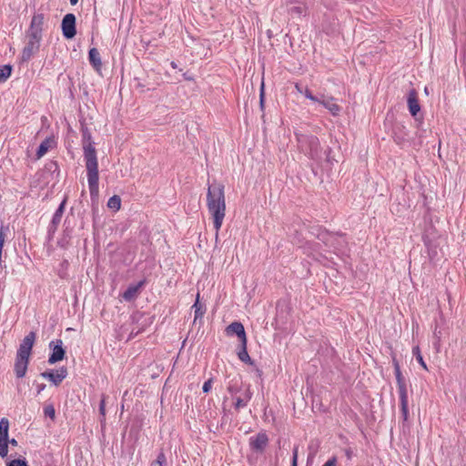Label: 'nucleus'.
Instances as JSON below:
<instances>
[{
  "instance_id": "obj_13",
  "label": "nucleus",
  "mask_w": 466,
  "mask_h": 466,
  "mask_svg": "<svg viewBox=\"0 0 466 466\" xmlns=\"http://www.w3.org/2000/svg\"><path fill=\"white\" fill-rule=\"evenodd\" d=\"M64 357H65V350L62 349V347L56 346L54 348L52 355L50 356V358L48 360V362L50 364H54L57 361L62 360L64 359Z\"/></svg>"
},
{
  "instance_id": "obj_11",
  "label": "nucleus",
  "mask_w": 466,
  "mask_h": 466,
  "mask_svg": "<svg viewBox=\"0 0 466 466\" xmlns=\"http://www.w3.org/2000/svg\"><path fill=\"white\" fill-rule=\"evenodd\" d=\"M268 439L266 434L260 433L257 435V437L252 441V447L257 451H263L265 447L267 446Z\"/></svg>"
},
{
  "instance_id": "obj_4",
  "label": "nucleus",
  "mask_w": 466,
  "mask_h": 466,
  "mask_svg": "<svg viewBox=\"0 0 466 466\" xmlns=\"http://www.w3.org/2000/svg\"><path fill=\"white\" fill-rule=\"evenodd\" d=\"M41 40L42 34H38L37 32H30L27 44L23 51L24 56L29 58L33 54H35L39 48Z\"/></svg>"
},
{
  "instance_id": "obj_9",
  "label": "nucleus",
  "mask_w": 466,
  "mask_h": 466,
  "mask_svg": "<svg viewBox=\"0 0 466 466\" xmlns=\"http://www.w3.org/2000/svg\"><path fill=\"white\" fill-rule=\"evenodd\" d=\"M319 102L335 116L338 115L340 111L339 106L333 97H323Z\"/></svg>"
},
{
  "instance_id": "obj_19",
  "label": "nucleus",
  "mask_w": 466,
  "mask_h": 466,
  "mask_svg": "<svg viewBox=\"0 0 466 466\" xmlns=\"http://www.w3.org/2000/svg\"><path fill=\"white\" fill-rule=\"evenodd\" d=\"M238 358L243 362L251 363L250 357L247 351V344H241V350L238 352Z\"/></svg>"
},
{
  "instance_id": "obj_8",
  "label": "nucleus",
  "mask_w": 466,
  "mask_h": 466,
  "mask_svg": "<svg viewBox=\"0 0 466 466\" xmlns=\"http://www.w3.org/2000/svg\"><path fill=\"white\" fill-rule=\"evenodd\" d=\"M408 106L412 116H416L420 110L419 96L416 91H411L408 96Z\"/></svg>"
},
{
  "instance_id": "obj_27",
  "label": "nucleus",
  "mask_w": 466,
  "mask_h": 466,
  "mask_svg": "<svg viewBox=\"0 0 466 466\" xmlns=\"http://www.w3.org/2000/svg\"><path fill=\"white\" fill-rule=\"evenodd\" d=\"M78 2V0H70L71 5H76Z\"/></svg>"
},
{
  "instance_id": "obj_23",
  "label": "nucleus",
  "mask_w": 466,
  "mask_h": 466,
  "mask_svg": "<svg viewBox=\"0 0 466 466\" xmlns=\"http://www.w3.org/2000/svg\"><path fill=\"white\" fill-rule=\"evenodd\" d=\"M305 95L306 96L310 99V100H313V101H318L315 96H312V94L310 92H309L308 90H306L305 92Z\"/></svg>"
},
{
  "instance_id": "obj_20",
  "label": "nucleus",
  "mask_w": 466,
  "mask_h": 466,
  "mask_svg": "<svg viewBox=\"0 0 466 466\" xmlns=\"http://www.w3.org/2000/svg\"><path fill=\"white\" fill-rule=\"evenodd\" d=\"M11 66H3L0 67V81L5 80L11 75Z\"/></svg>"
},
{
  "instance_id": "obj_7",
  "label": "nucleus",
  "mask_w": 466,
  "mask_h": 466,
  "mask_svg": "<svg viewBox=\"0 0 466 466\" xmlns=\"http://www.w3.org/2000/svg\"><path fill=\"white\" fill-rule=\"evenodd\" d=\"M227 333L228 334H236L240 341L241 344H247V337L244 329V326L239 322H233L227 328Z\"/></svg>"
},
{
  "instance_id": "obj_14",
  "label": "nucleus",
  "mask_w": 466,
  "mask_h": 466,
  "mask_svg": "<svg viewBox=\"0 0 466 466\" xmlns=\"http://www.w3.org/2000/svg\"><path fill=\"white\" fill-rule=\"evenodd\" d=\"M31 348H32V342H30L29 340L25 341V343L21 346V349L19 351V360L28 361Z\"/></svg>"
},
{
  "instance_id": "obj_21",
  "label": "nucleus",
  "mask_w": 466,
  "mask_h": 466,
  "mask_svg": "<svg viewBox=\"0 0 466 466\" xmlns=\"http://www.w3.org/2000/svg\"><path fill=\"white\" fill-rule=\"evenodd\" d=\"M7 466H28L27 461L25 459L17 458L11 460Z\"/></svg>"
},
{
  "instance_id": "obj_18",
  "label": "nucleus",
  "mask_w": 466,
  "mask_h": 466,
  "mask_svg": "<svg viewBox=\"0 0 466 466\" xmlns=\"http://www.w3.org/2000/svg\"><path fill=\"white\" fill-rule=\"evenodd\" d=\"M193 309H195V321L198 319V318H202L203 315H204V309H203V307L202 305L199 303V296L198 295L197 297V300L195 302V304L193 305Z\"/></svg>"
},
{
  "instance_id": "obj_12",
  "label": "nucleus",
  "mask_w": 466,
  "mask_h": 466,
  "mask_svg": "<svg viewBox=\"0 0 466 466\" xmlns=\"http://www.w3.org/2000/svg\"><path fill=\"white\" fill-rule=\"evenodd\" d=\"M89 61L96 70H99L102 65L100 55L97 49L92 48L89 51Z\"/></svg>"
},
{
  "instance_id": "obj_15",
  "label": "nucleus",
  "mask_w": 466,
  "mask_h": 466,
  "mask_svg": "<svg viewBox=\"0 0 466 466\" xmlns=\"http://www.w3.org/2000/svg\"><path fill=\"white\" fill-rule=\"evenodd\" d=\"M107 207L109 209H112L114 211H117L121 208V199L117 196H113L109 198L107 202Z\"/></svg>"
},
{
  "instance_id": "obj_24",
  "label": "nucleus",
  "mask_w": 466,
  "mask_h": 466,
  "mask_svg": "<svg viewBox=\"0 0 466 466\" xmlns=\"http://www.w3.org/2000/svg\"><path fill=\"white\" fill-rule=\"evenodd\" d=\"M336 465V461L335 460H329L328 461L324 466H335Z\"/></svg>"
},
{
  "instance_id": "obj_2",
  "label": "nucleus",
  "mask_w": 466,
  "mask_h": 466,
  "mask_svg": "<svg viewBox=\"0 0 466 466\" xmlns=\"http://www.w3.org/2000/svg\"><path fill=\"white\" fill-rule=\"evenodd\" d=\"M88 183L92 193L97 192L98 170L95 149L88 147L86 152Z\"/></svg>"
},
{
  "instance_id": "obj_26",
  "label": "nucleus",
  "mask_w": 466,
  "mask_h": 466,
  "mask_svg": "<svg viewBox=\"0 0 466 466\" xmlns=\"http://www.w3.org/2000/svg\"><path fill=\"white\" fill-rule=\"evenodd\" d=\"M419 361L420 363L421 364V366L424 368V369H427V366L426 364L424 363L423 360L421 357L419 358Z\"/></svg>"
},
{
  "instance_id": "obj_3",
  "label": "nucleus",
  "mask_w": 466,
  "mask_h": 466,
  "mask_svg": "<svg viewBox=\"0 0 466 466\" xmlns=\"http://www.w3.org/2000/svg\"><path fill=\"white\" fill-rule=\"evenodd\" d=\"M8 430L9 422L6 419L0 421V457L5 458L8 454Z\"/></svg>"
},
{
  "instance_id": "obj_6",
  "label": "nucleus",
  "mask_w": 466,
  "mask_h": 466,
  "mask_svg": "<svg viewBox=\"0 0 466 466\" xmlns=\"http://www.w3.org/2000/svg\"><path fill=\"white\" fill-rule=\"evenodd\" d=\"M62 30L66 38H73L76 35V17L74 15L68 14L64 17Z\"/></svg>"
},
{
  "instance_id": "obj_17",
  "label": "nucleus",
  "mask_w": 466,
  "mask_h": 466,
  "mask_svg": "<svg viewBox=\"0 0 466 466\" xmlns=\"http://www.w3.org/2000/svg\"><path fill=\"white\" fill-rule=\"evenodd\" d=\"M27 369V361L25 360H18L15 367L16 375L18 377L25 376Z\"/></svg>"
},
{
  "instance_id": "obj_16",
  "label": "nucleus",
  "mask_w": 466,
  "mask_h": 466,
  "mask_svg": "<svg viewBox=\"0 0 466 466\" xmlns=\"http://www.w3.org/2000/svg\"><path fill=\"white\" fill-rule=\"evenodd\" d=\"M52 146V141L51 140H45L44 142H42V144L40 145L38 150H37V153H36V156L38 158L42 157L47 151L48 149L51 147Z\"/></svg>"
},
{
  "instance_id": "obj_22",
  "label": "nucleus",
  "mask_w": 466,
  "mask_h": 466,
  "mask_svg": "<svg viewBox=\"0 0 466 466\" xmlns=\"http://www.w3.org/2000/svg\"><path fill=\"white\" fill-rule=\"evenodd\" d=\"M211 380H208L204 383L203 385V391L204 392H208L211 389Z\"/></svg>"
},
{
  "instance_id": "obj_5",
  "label": "nucleus",
  "mask_w": 466,
  "mask_h": 466,
  "mask_svg": "<svg viewBox=\"0 0 466 466\" xmlns=\"http://www.w3.org/2000/svg\"><path fill=\"white\" fill-rule=\"evenodd\" d=\"M67 375V370L62 368L57 370L45 371L41 373L40 377L48 380L55 387H57L65 380Z\"/></svg>"
},
{
  "instance_id": "obj_28",
  "label": "nucleus",
  "mask_w": 466,
  "mask_h": 466,
  "mask_svg": "<svg viewBox=\"0 0 466 466\" xmlns=\"http://www.w3.org/2000/svg\"><path fill=\"white\" fill-rule=\"evenodd\" d=\"M296 464H297V456L294 457L293 466H296Z\"/></svg>"
},
{
  "instance_id": "obj_1",
  "label": "nucleus",
  "mask_w": 466,
  "mask_h": 466,
  "mask_svg": "<svg viewBox=\"0 0 466 466\" xmlns=\"http://www.w3.org/2000/svg\"><path fill=\"white\" fill-rule=\"evenodd\" d=\"M207 203L214 218L216 228H219L225 216L226 203L224 187L220 183L213 182L208 186Z\"/></svg>"
},
{
  "instance_id": "obj_10",
  "label": "nucleus",
  "mask_w": 466,
  "mask_h": 466,
  "mask_svg": "<svg viewBox=\"0 0 466 466\" xmlns=\"http://www.w3.org/2000/svg\"><path fill=\"white\" fill-rule=\"evenodd\" d=\"M45 22V17L42 14L35 15L31 21L30 30L31 33L37 32L38 34H42V27Z\"/></svg>"
},
{
  "instance_id": "obj_25",
  "label": "nucleus",
  "mask_w": 466,
  "mask_h": 466,
  "mask_svg": "<svg viewBox=\"0 0 466 466\" xmlns=\"http://www.w3.org/2000/svg\"><path fill=\"white\" fill-rule=\"evenodd\" d=\"M8 443H10L13 446H17V441L15 439L8 440Z\"/></svg>"
}]
</instances>
